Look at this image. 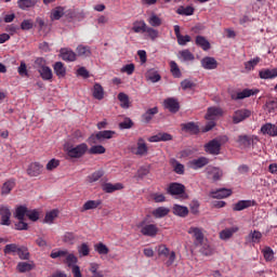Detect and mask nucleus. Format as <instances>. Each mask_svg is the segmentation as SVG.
<instances>
[{
	"instance_id": "30",
	"label": "nucleus",
	"mask_w": 277,
	"mask_h": 277,
	"mask_svg": "<svg viewBox=\"0 0 277 277\" xmlns=\"http://www.w3.org/2000/svg\"><path fill=\"white\" fill-rule=\"evenodd\" d=\"M262 133H264V135H272L273 137H275L277 135V126H274L272 123H266L261 128Z\"/></svg>"
},
{
	"instance_id": "2",
	"label": "nucleus",
	"mask_w": 277,
	"mask_h": 277,
	"mask_svg": "<svg viewBox=\"0 0 277 277\" xmlns=\"http://www.w3.org/2000/svg\"><path fill=\"white\" fill-rule=\"evenodd\" d=\"M67 155L71 159H79L80 157H83L88 150V145L85 143H82L80 145H77L76 147H67Z\"/></svg>"
},
{
	"instance_id": "51",
	"label": "nucleus",
	"mask_w": 277,
	"mask_h": 277,
	"mask_svg": "<svg viewBox=\"0 0 277 277\" xmlns=\"http://www.w3.org/2000/svg\"><path fill=\"white\" fill-rule=\"evenodd\" d=\"M259 64H261V57L256 56L250 61H248L245 66L247 70H252L254 68H256V66H259Z\"/></svg>"
},
{
	"instance_id": "32",
	"label": "nucleus",
	"mask_w": 277,
	"mask_h": 277,
	"mask_svg": "<svg viewBox=\"0 0 277 277\" xmlns=\"http://www.w3.org/2000/svg\"><path fill=\"white\" fill-rule=\"evenodd\" d=\"M105 96V90L103 89V85L95 83L93 87V98H96L97 101H103Z\"/></svg>"
},
{
	"instance_id": "21",
	"label": "nucleus",
	"mask_w": 277,
	"mask_h": 277,
	"mask_svg": "<svg viewBox=\"0 0 277 277\" xmlns=\"http://www.w3.org/2000/svg\"><path fill=\"white\" fill-rule=\"evenodd\" d=\"M210 194L212 198L222 199V198H228V196H232L233 190L228 188H220L217 190H212Z\"/></svg>"
},
{
	"instance_id": "3",
	"label": "nucleus",
	"mask_w": 277,
	"mask_h": 277,
	"mask_svg": "<svg viewBox=\"0 0 277 277\" xmlns=\"http://www.w3.org/2000/svg\"><path fill=\"white\" fill-rule=\"evenodd\" d=\"M254 94H259V90L256 89H243L237 94L233 93L230 95L233 101H243V98H250V96H254Z\"/></svg>"
},
{
	"instance_id": "52",
	"label": "nucleus",
	"mask_w": 277,
	"mask_h": 277,
	"mask_svg": "<svg viewBox=\"0 0 277 277\" xmlns=\"http://www.w3.org/2000/svg\"><path fill=\"white\" fill-rule=\"evenodd\" d=\"M94 250L98 254H109V248L107 246H105V243H103V242H98V243L94 245Z\"/></svg>"
},
{
	"instance_id": "57",
	"label": "nucleus",
	"mask_w": 277,
	"mask_h": 277,
	"mask_svg": "<svg viewBox=\"0 0 277 277\" xmlns=\"http://www.w3.org/2000/svg\"><path fill=\"white\" fill-rule=\"evenodd\" d=\"M57 217V210H52L45 214L44 222L45 224H53V221Z\"/></svg>"
},
{
	"instance_id": "38",
	"label": "nucleus",
	"mask_w": 277,
	"mask_h": 277,
	"mask_svg": "<svg viewBox=\"0 0 277 277\" xmlns=\"http://www.w3.org/2000/svg\"><path fill=\"white\" fill-rule=\"evenodd\" d=\"M18 259L21 261H29L31 259V254L29 253V249L25 246H21L17 251Z\"/></svg>"
},
{
	"instance_id": "7",
	"label": "nucleus",
	"mask_w": 277,
	"mask_h": 277,
	"mask_svg": "<svg viewBox=\"0 0 277 277\" xmlns=\"http://www.w3.org/2000/svg\"><path fill=\"white\" fill-rule=\"evenodd\" d=\"M101 187L105 194H114V192H118L120 189H123L124 186L120 183L111 184V183H105V180H101Z\"/></svg>"
},
{
	"instance_id": "18",
	"label": "nucleus",
	"mask_w": 277,
	"mask_h": 277,
	"mask_svg": "<svg viewBox=\"0 0 277 277\" xmlns=\"http://www.w3.org/2000/svg\"><path fill=\"white\" fill-rule=\"evenodd\" d=\"M182 131H186V133H190L192 135H198L200 133V128L196 122L190 121L187 123H182Z\"/></svg>"
},
{
	"instance_id": "16",
	"label": "nucleus",
	"mask_w": 277,
	"mask_h": 277,
	"mask_svg": "<svg viewBox=\"0 0 277 277\" xmlns=\"http://www.w3.org/2000/svg\"><path fill=\"white\" fill-rule=\"evenodd\" d=\"M164 107L166 109H169L171 114H176L179 109H181V106L179 105V101H176L174 97H169L164 100Z\"/></svg>"
},
{
	"instance_id": "40",
	"label": "nucleus",
	"mask_w": 277,
	"mask_h": 277,
	"mask_svg": "<svg viewBox=\"0 0 277 277\" xmlns=\"http://www.w3.org/2000/svg\"><path fill=\"white\" fill-rule=\"evenodd\" d=\"M105 176V171L98 170L93 172L91 175L87 177L88 183H96L97 181H101Z\"/></svg>"
},
{
	"instance_id": "42",
	"label": "nucleus",
	"mask_w": 277,
	"mask_h": 277,
	"mask_svg": "<svg viewBox=\"0 0 277 277\" xmlns=\"http://www.w3.org/2000/svg\"><path fill=\"white\" fill-rule=\"evenodd\" d=\"M180 60H183V62H194L196 57L189 50H183L179 52Z\"/></svg>"
},
{
	"instance_id": "15",
	"label": "nucleus",
	"mask_w": 277,
	"mask_h": 277,
	"mask_svg": "<svg viewBox=\"0 0 277 277\" xmlns=\"http://www.w3.org/2000/svg\"><path fill=\"white\" fill-rule=\"evenodd\" d=\"M159 114V108L157 106L147 109L143 115H142V122L145 124H149V122Z\"/></svg>"
},
{
	"instance_id": "11",
	"label": "nucleus",
	"mask_w": 277,
	"mask_h": 277,
	"mask_svg": "<svg viewBox=\"0 0 277 277\" xmlns=\"http://www.w3.org/2000/svg\"><path fill=\"white\" fill-rule=\"evenodd\" d=\"M188 166L193 170H200V168H205V166H209V158L199 157L197 159H193L188 162Z\"/></svg>"
},
{
	"instance_id": "43",
	"label": "nucleus",
	"mask_w": 277,
	"mask_h": 277,
	"mask_svg": "<svg viewBox=\"0 0 277 277\" xmlns=\"http://www.w3.org/2000/svg\"><path fill=\"white\" fill-rule=\"evenodd\" d=\"M145 77L147 81H150L151 83H157V81H161V75H159L157 71H147L145 74Z\"/></svg>"
},
{
	"instance_id": "48",
	"label": "nucleus",
	"mask_w": 277,
	"mask_h": 277,
	"mask_svg": "<svg viewBox=\"0 0 277 277\" xmlns=\"http://www.w3.org/2000/svg\"><path fill=\"white\" fill-rule=\"evenodd\" d=\"M194 12H195V9L193 6H186V8L181 6L177 9V13L181 16H193Z\"/></svg>"
},
{
	"instance_id": "49",
	"label": "nucleus",
	"mask_w": 277,
	"mask_h": 277,
	"mask_svg": "<svg viewBox=\"0 0 277 277\" xmlns=\"http://www.w3.org/2000/svg\"><path fill=\"white\" fill-rule=\"evenodd\" d=\"M19 248L21 247H18V245L16 243H10L4 247L3 252L4 254H14V253L18 254Z\"/></svg>"
},
{
	"instance_id": "59",
	"label": "nucleus",
	"mask_w": 277,
	"mask_h": 277,
	"mask_svg": "<svg viewBox=\"0 0 277 277\" xmlns=\"http://www.w3.org/2000/svg\"><path fill=\"white\" fill-rule=\"evenodd\" d=\"M262 252L264 254L265 261H274V250H272V248L266 247L262 250Z\"/></svg>"
},
{
	"instance_id": "13",
	"label": "nucleus",
	"mask_w": 277,
	"mask_h": 277,
	"mask_svg": "<svg viewBox=\"0 0 277 277\" xmlns=\"http://www.w3.org/2000/svg\"><path fill=\"white\" fill-rule=\"evenodd\" d=\"M167 192L171 196H181V194H185V185L179 183H171Z\"/></svg>"
},
{
	"instance_id": "22",
	"label": "nucleus",
	"mask_w": 277,
	"mask_h": 277,
	"mask_svg": "<svg viewBox=\"0 0 277 277\" xmlns=\"http://www.w3.org/2000/svg\"><path fill=\"white\" fill-rule=\"evenodd\" d=\"M172 134L160 132L156 135H153L148 138V142H171Z\"/></svg>"
},
{
	"instance_id": "53",
	"label": "nucleus",
	"mask_w": 277,
	"mask_h": 277,
	"mask_svg": "<svg viewBox=\"0 0 277 277\" xmlns=\"http://www.w3.org/2000/svg\"><path fill=\"white\" fill-rule=\"evenodd\" d=\"M105 147L103 145H93L89 153L90 155H105Z\"/></svg>"
},
{
	"instance_id": "25",
	"label": "nucleus",
	"mask_w": 277,
	"mask_h": 277,
	"mask_svg": "<svg viewBox=\"0 0 277 277\" xmlns=\"http://www.w3.org/2000/svg\"><path fill=\"white\" fill-rule=\"evenodd\" d=\"M195 44L200 47L202 51H209V49H211V43L203 36H197L195 39Z\"/></svg>"
},
{
	"instance_id": "44",
	"label": "nucleus",
	"mask_w": 277,
	"mask_h": 277,
	"mask_svg": "<svg viewBox=\"0 0 277 277\" xmlns=\"http://www.w3.org/2000/svg\"><path fill=\"white\" fill-rule=\"evenodd\" d=\"M64 16V8L57 6L51 12V19L52 21H60Z\"/></svg>"
},
{
	"instance_id": "23",
	"label": "nucleus",
	"mask_w": 277,
	"mask_h": 277,
	"mask_svg": "<svg viewBox=\"0 0 277 277\" xmlns=\"http://www.w3.org/2000/svg\"><path fill=\"white\" fill-rule=\"evenodd\" d=\"M61 57L65 62H75L77 60V54L69 49H61Z\"/></svg>"
},
{
	"instance_id": "27",
	"label": "nucleus",
	"mask_w": 277,
	"mask_h": 277,
	"mask_svg": "<svg viewBox=\"0 0 277 277\" xmlns=\"http://www.w3.org/2000/svg\"><path fill=\"white\" fill-rule=\"evenodd\" d=\"M253 205L254 201L252 200H240L234 205L233 211H243V209H249V207H252Z\"/></svg>"
},
{
	"instance_id": "37",
	"label": "nucleus",
	"mask_w": 277,
	"mask_h": 277,
	"mask_svg": "<svg viewBox=\"0 0 277 277\" xmlns=\"http://www.w3.org/2000/svg\"><path fill=\"white\" fill-rule=\"evenodd\" d=\"M38 0H18L17 5L21 10H29V8H35Z\"/></svg>"
},
{
	"instance_id": "39",
	"label": "nucleus",
	"mask_w": 277,
	"mask_h": 277,
	"mask_svg": "<svg viewBox=\"0 0 277 277\" xmlns=\"http://www.w3.org/2000/svg\"><path fill=\"white\" fill-rule=\"evenodd\" d=\"M34 68H37V70H51V67L47 65V61L43 57L36 58Z\"/></svg>"
},
{
	"instance_id": "5",
	"label": "nucleus",
	"mask_w": 277,
	"mask_h": 277,
	"mask_svg": "<svg viewBox=\"0 0 277 277\" xmlns=\"http://www.w3.org/2000/svg\"><path fill=\"white\" fill-rule=\"evenodd\" d=\"M206 173H207L208 179H210L213 182L220 181V179H222V176H224V173L222 172V170L220 168L211 167V166L206 168Z\"/></svg>"
},
{
	"instance_id": "17",
	"label": "nucleus",
	"mask_w": 277,
	"mask_h": 277,
	"mask_svg": "<svg viewBox=\"0 0 277 277\" xmlns=\"http://www.w3.org/2000/svg\"><path fill=\"white\" fill-rule=\"evenodd\" d=\"M136 151H134V155H138L140 157H144L148 155V146L146 145V141L144 138L140 137L136 143Z\"/></svg>"
},
{
	"instance_id": "60",
	"label": "nucleus",
	"mask_w": 277,
	"mask_h": 277,
	"mask_svg": "<svg viewBox=\"0 0 277 277\" xmlns=\"http://www.w3.org/2000/svg\"><path fill=\"white\" fill-rule=\"evenodd\" d=\"M177 44H180V47H185L187 45V42H189L192 40V37L189 35L183 36L180 35L177 38Z\"/></svg>"
},
{
	"instance_id": "55",
	"label": "nucleus",
	"mask_w": 277,
	"mask_h": 277,
	"mask_svg": "<svg viewBox=\"0 0 277 277\" xmlns=\"http://www.w3.org/2000/svg\"><path fill=\"white\" fill-rule=\"evenodd\" d=\"M277 76V70H261L260 77L261 79H274Z\"/></svg>"
},
{
	"instance_id": "34",
	"label": "nucleus",
	"mask_w": 277,
	"mask_h": 277,
	"mask_svg": "<svg viewBox=\"0 0 277 277\" xmlns=\"http://www.w3.org/2000/svg\"><path fill=\"white\" fill-rule=\"evenodd\" d=\"M118 101L120 102V107H122V109H129V107H131V101H129V95H127V93H119Z\"/></svg>"
},
{
	"instance_id": "58",
	"label": "nucleus",
	"mask_w": 277,
	"mask_h": 277,
	"mask_svg": "<svg viewBox=\"0 0 277 277\" xmlns=\"http://www.w3.org/2000/svg\"><path fill=\"white\" fill-rule=\"evenodd\" d=\"M26 217L31 222H38L40 220V213L37 210H28Z\"/></svg>"
},
{
	"instance_id": "6",
	"label": "nucleus",
	"mask_w": 277,
	"mask_h": 277,
	"mask_svg": "<svg viewBox=\"0 0 277 277\" xmlns=\"http://www.w3.org/2000/svg\"><path fill=\"white\" fill-rule=\"evenodd\" d=\"M0 217H1V226H10L12 222L10 219L12 217V212L10 211V208L6 206L0 207Z\"/></svg>"
},
{
	"instance_id": "1",
	"label": "nucleus",
	"mask_w": 277,
	"mask_h": 277,
	"mask_svg": "<svg viewBox=\"0 0 277 277\" xmlns=\"http://www.w3.org/2000/svg\"><path fill=\"white\" fill-rule=\"evenodd\" d=\"M158 256H160V259H168L167 261V265L168 267H170V265H172L174 263V261L176 260V253L174 251L170 252V249H168V247H166V245H160L158 247Z\"/></svg>"
},
{
	"instance_id": "24",
	"label": "nucleus",
	"mask_w": 277,
	"mask_h": 277,
	"mask_svg": "<svg viewBox=\"0 0 277 277\" xmlns=\"http://www.w3.org/2000/svg\"><path fill=\"white\" fill-rule=\"evenodd\" d=\"M173 214L179 215V217H187L189 215V209L185 206L174 205Z\"/></svg>"
},
{
	"instance_id": "19",
	"label": "nucleus",
	"mask_w": 277,
	"mask_h": 277,
	"mask_svg": "<svg viewBox=\"0 0 277 277\" xmlns=\"http://www.w3.org/2000/svg\"><path fill=\"white\" fill-rule=\"evenodd\" d=\"M201 66L206 68V70H215V68H217V61L211 56H206L201 60Z\"/></svg>"
},
{
	"instance_id": "46",
	"label": "nucleus",
	"mask_w": 277,
	"mask_h": 277,
	"mask_svg": "<svg viewBox=\"0 0 277 277\" xmlns=\"http://www.w3.org/2000/svg\"><path fill=\"white\" fill-rule=\"evenodd\" d=\"M66 259L64 261V263L68 266V267H72V266H77V256L74 253H67V255H65Z\"/></svg>"
},
{
	"instance_id": "8",
	"label": "nucleus",
	"mask_w": 277,
	"mask_h": 277,
	"mask_svg": "<svg viewBox=\"0 0 277 277\" xmlns=\"http://www.w3.org/2000/svg\"><path fill=\"white\" fill-rule=\"evenodd\" d=\"M141 233L145 237H157V233H159V228H157V225L155 224H148L144 225V223L141 224Z\"/></svg>"
},
{
	"instance_id": "10",
	"label": "nucleus",
	"mask_w": 277,
	"mask_h": 277,
	"mask_svg": "<svg viewBox=\"0 0 277 277\" xmlns=\"http://www.w3.org/2000/svg\"><path fill=\"white\" fill-rule=\"evenodd\" d=\"M223 114L224 111H222V108L213 106L208 108L205 118L206 120H217Z\"/></svg>"
},
{
	"instance_id": "31",
	"label": "nucleus",
	"mask_w": 277,
	"mask_h": 277,
	"mask_svg": "<svg viewBox=\"0 0 277 277\" xmlns=\"http://www.w3.org/2000/svg\"><path fill=\"white\" fill-rule=\"evenodd\" d=\"M101 205H102L101 200H89L81 208V213H83L84 211H91L92 209H98Z\"/></svg>"
},
{
	"instance_id": "47",
	"label": "nucleus",
	"mask_w": 277,
	"mask_h": 277,
	"mask_svg": "<svg viewBox=\"0 0 277 277\" xmlns=\"http://www.w3.org/2000/svg\"><path fill=\"white\" fill-rule=\"evenodd\" d=\"M97 134L100 135V140L104 142V140H111L114 135H116V132L111 130H104L97 132Z\"/></svg>"
},
{
	"instance_id": "45",
	"label": "nucleus",
	"mask_w": 277,
	"mask_h": 277,
	"mask_svg": "<svg viewBox=\"0 0 277 277\" xmlns=\"http://www.w3.org/2000/svg\"><path fill=\"white\" fill-rule=\"evenodd\" d=\"M145 34L147 36V38H150L153 42H155V40H157V38H159V30L153 28V27H148L145 29Z\"/></svg>"
},
{
	"instance_id": "26",
	"label": "nucleus",
	"mask_w": 277,
	"mask_h": 277,
	"mask_svg": "<svg viewBox=\"0 0 277 277\" xmlns=\"http://www.w3.org/2000/svg\"><path fill=\"white\" fill-rule=\"evenodd\" d=\"M197 248H200L199 252L203 254V256H211V254H213V248H211L208 240L201 242V245L197 246Z\"/></svg>"
},
{
	"instance_id": "20",
	"label": "nucleus",
	"mask_w": 277,
	"mask_h": 277,
	"mask_svg": "<svg viewBox=\"0 0 277 277\" xmlns=\"http://www.w3.org/2000/svg\"><path fill=\"white\" fill-rule=\"evenodd\" d=\"M16 269L19 274H25L31 272V269H36V264L34 262H18Z\"/></svg>"
},
{
	"instance_id": "33",
	"label": "nucleus",
	"mask_w": 277,
	"mask_h": 277,
	"mask_svg": "<svg viewBox=\"0 0 277 277\" xmlns=\"http://www.w3.org/2000/svg\"><path fill=\"white\" fill-rule=\"evenodd\" d=\"M15 185L16 184L14 183V180H9L4 182L1 187V196H8L12 192V189H14Z\"/></svg>"
},
{
	"instance_id": "54",
	"label": "nucleus",
	"mask_w": 277,
	"mask_h": 277,
	"mask_svg": "<svg viewBox=\"0 0 277 277\" xmlns=\"http://www.w3.org/2000/svg\"><path fill=\"white\" fill-rule=\"evenodd\" d=\"M168 213H170L168 208L160 207L154 210L153 215H155V217H166Z\"/></svg>"
},
{
	"instance_id": "12",
	"label": "nucleus",
	"mask_w": 277,
	"mask_h": 277,
	"mask_svg": "<svg viewBox=\"0 0 277 277\" xmlns=\"http://www.w3.org/2000/svg\"><path fill=\"white\" fill-rule=\"evenodd\" d=\"M250 114L251 113L248 109L236 110L233 116L234 124H239V122H243L246 118H250Z\"/></svg>"
},
{
	"instance_id": "62",
	"label": "nucleus",
	"mask_w": 277,
	"mask_h": 277,
	"mask_svg": "<svg viewBox=\"0 0 277 277\" xmlns=\"http://www.w3.org/2000/svg\"><path fill=\"white\" fill-rule=\"evenodd\" d=\"M101 136L98 135V132L96 134H92L89 138H88V144H90V146H94V144H101Z\"/></svg>"
},
{
	"instance_id": "29",
	"label": "nucleus",
	"mask_w": 277,
	"mask_h": 277,
	"mask_svg": "<svg viewBox=\"0 0 277 277\" xmlns=\"http://www.w3.org/2000/svg\"><path fill=\"white\" fill-rule=\"evenodd\" d=\"M263 238V234L259 230H253L247 236V241L249 243H260L261 239Z\"/></svg>"
},
{
	"instance_id": "41",
	"label": "nucleus",
	"mask_w": 277,
	"mask_h": 277,
	"mask_svg": "<svg viewBox=\"0 0 277 277\" xmlns=\"http://www.w3.org/2000/svg\"><path fill=\"white\" fill-rule=\"evenodd\" d=\"M77 241V236L72 232H66L63 235V243H67L68 246L75 245Z\"/></svg>"
},
{
	"instance_id": "56",
	"label": "nucleus",
	"mask_w": 277,
	"mask_h": 277,
	"mask_svg": "<svg viewBox=\"0 0 277 277\" xmlns=\"http://www.w3.org/2000/svg\"><path fill=\"white\" fill-rule=\"evenodd\" d=\"M147 23H149L151 27H161V19L156 14H151L147 19Z\"/></svg>"
},
{
	"instance_id": "61",
	"label": "nucleus",
	"mask_w": 277,
	"mask_h": 277,
	"mask_svg": "<svg viewBox=\"0 0 277 277\" xmlns=\"http://www.w3.org/2000/svg\"><path fill=\"white\" fill-rule=\"evenodd\" d=\"M78 252H79L80 256H88V254H90V247L88 246V243L83 242L78 248Z\"/></svg>"
},
{
	"instance_id": "28",
	"label": "nucleus",
	"mask_w": 277,
	"mask_h": 277,
	"mask_svg": "<svg viewBox=\"0 0 277 277\" xmlns=\"http://www.w3.org/2000/svg\"><path fill=\"white\" fill-rule=\"evenodd\" d=\"M147 27L146 22L136 21L133 23L132 31H134V34H145Z\"/></svg>"
},
{
	"instance_id": "63",
	"label": "nucleus",
	"mask_w": 277,
	"mask_h": 277,
	"mask_svg": "<svg viewBox=\"0 0 277 277\" xmlns=\"http://www.w3.org/2000/svg\"><path fill=\"white\" fill-rule=\"evenodd\" d=\"M68 250H58V251H52L50 256L51 259H60V256H67Z\"/></svg>"
},
{
	"instance_id": "14",
	"label": "nucleus",
	"mask_w": 277,
	"mask_h": 277,
	"mask_svg": "<svg viewBox=\"0 0 277 277\" xmlns=\"http://www.w3.org/2000/svg\"><path fill=\"white\" fill-rule=\"evenodd\" d=\"M42 168H44L40 162H31L27 168L28 176H40L42 174Z\"/></svg>"
},
{
	"instance_id": "36",
	"label": "nucleus",
	"mask_w": 277,
	"mask_h": 277,
	"mask_svg": "<svg viewBox=\"0 0 277 277\" xmlns=\"http://www.w3.org/2000/svg\"><path fill=\"white\" fill-rule=\"evenodd\" d=\"M29 209L25 206H19L16 208L15 213H14V217H16V220L23 221L25 220V215L27 216Z\"/></svg>"
},
{
	"instance_id": "4",
	"label": "nucleus",
	"mask_w": 277,
	"mask_h": 277,
	"mask_svg": "<svg viewBox=\"0 0 277 277\" xmlns=\"http://www.w3.org/2000/svg\"><path fill=\"white\" fill-rule=\"evenodd\" d=\"M205 148H206V153H209V155H220L222 143L219 140L214 138L209 143H207L205 145Z\"/></svg>"
},
{
	"instance_id": "50",
	"label": "nucleus",
	"mask_w": 277,
	"mask_h": 277,
	"mask_svg": "<svg viewBox=\"0 0 277 277\" xmlns=\"http://www.w3.org/2000/svg\"><path fill=\"white\" fill-rule=\"evenodd\" d=\"M77 53L78 55H81L83 57H90L92 55V52L90 51V47L88 45H78Z\"/></svg>"
},
{
	"instance_id": "9",
	"label": "nucleus",
	"mask_w": 277,
	"mask_h": 277,
	"mask_svg": "<svg viewBox=\"0 0 277 277\" xmlns=\"http://www.w3.org/2000/svg\"><path fill=\"white\" fill-rule=\"evenodd\" d=\"M188 233L193 235L195 239V246H200L203 243V241H207V239H205V234H202V230L198 227H190Z\"/></svg>"
},
{
	"instance_id": "64",
	"label": "nucleus",
	"mask_w": 277,
	"mask_h": 277,
	"mask_svg": "<svg viewBox=\"0 0 277 277\" xmlns=\"http://www.w3.org/2000/svg\"><path fill=\"white\" fill-rule=\"evenodd\" d=\"M133 127V120L127 118L123 122L119 123L120 129H131Z\"/></svg>"
},
{
	"instance_id": "35",
	"label": "nucleus",
	"mask_w": 277,
	"mask_h": 277,
	"mask_svg": "<svg viewBox=\"0 0 277 277\" xmlns=\"http://www.w3.org/2000/svg\"><path fill=\"white\" fill-rule=\"evenodd\" d=\"M237 230H239L237 227L225 228L220 233V239L226 241V239H230V237H233Z\"/></svg>"
}]
</instances>
